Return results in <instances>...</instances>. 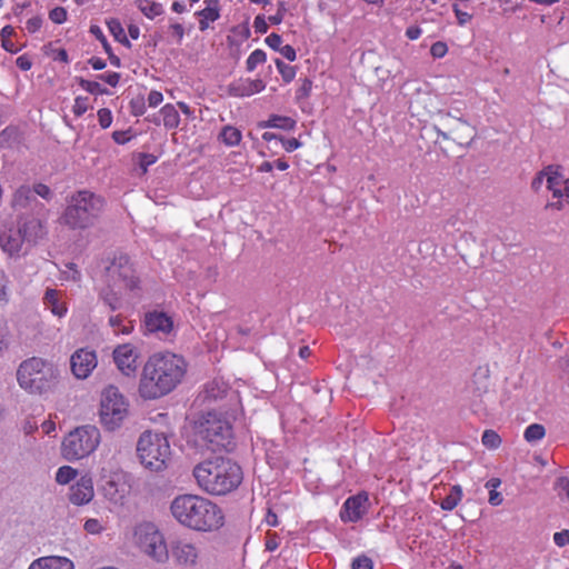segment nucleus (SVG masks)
I'll list each match as a JSON object with an SVG mask.
<instances>
[{
	"instance_id": "f3484780",
	"label": "nucleus",
	"mask_w": 569,
	"mask_h": 569,
	"mask_svg": "<svg viewBox=\"0 0 569 569\" xmlns=\"http://www.w3.org/2000/svg\"><path fill=\"white\" fill-rule=\"evenodd\" d=\"M94 498V487L92 477L83 473L70 486L68 499L73 506H84Z\"/></svg>"
},
{
	"instance_id": "79ce46f5",
	"label": "nucleus",
	"mask_w": 569,
	"mask_h": 569,
	"mask_svg": "<svg viewBox=\"0 0 569 569\" xmlns=\"http://www.w3.org/2000/svg\"><path fill=\"white\" fill-rule=\"evenodd\" d=\"M90 101L87 97H77L72 107V111L77 117L82 116L90 108Z\"/></svg>"
},
{
	"instance_id": "39448f33",
	"label": "nucleus",
	"mask_w": 569,
	"mask_h": 569,
	"mask_svg": "<svg viewBox=\"0 0 569 569\" xmlns=\"http://www.w3.org/2000/svg\"><path fill=\"white\" fill-rule=\"evenodd\" d=\"M44 234L43 226L37 218H21L14 223L0 228V248L9 256L26 253Z\"/></svg>"
},
{
	"instance_id": "3c124183",
	"label": "nucleus",
	"mask_w": 569,
	"mask_h": 569,
	"mask_svg": "<svg viewBox=\"0 0 569 569\" xmlns=\"http://www.w3.org/2000/svg\"><path fill=\"white\" fill-rule=\"evenodd\" d=\"M448 51V47L445 42L438 41L432 44L430 52L435 58H442Z\"/></svg>"
},
{
	"instance_id": "c03bdc74",
	"label": "nucleus",
	"mask_w": 569,
	"mask_h": 569,
	"mask_svg": "<svg viewBox=\"0 0 569 569\" xmlns=\"http://www.w3.org/2000/svg\"><path fill=\"white\" fill-rule=\"evenodd\" d=\"M553 542L559 548L569 546V529H563L561 531L555 532Z\"/></svg>"
},
{
	"instance_id": "473e14b6",
	"label": "nucleus",
	"mask_w": 569,
	"mask_h": 569,
	"mask_svg": "<svg viewBox=\"0 0 569 569\" xmlns=\"http://www.w3.org/2000/svg\"><path fill=\"white\" fill-rule=\"evenodd\" d=\"M34 194L32 188L29 186H21L13 196V204L19 207H27L31 200H33Z\"/></svg>"
},
{
	"instance_id": "4468645a",
	"label": "nucleus",
	"mask_w": 569,
	"mask_h": 569,
	"mask_svg": "<svg viewBox=\"0 0 569 569\" xmlns=\"http://www.w3.org/2000/svg\"><path fill=\"white\" fill-rule=\"evenodd\" d=\"M101 481L103 496L114 505H122L130 488L124 472L121 470L107 472L102 469Z\"/></svg>"
},
{
	"instance_id": "09e8293b",
	"label": "nucleus",
	"mask_w": 569,
	"mask_h": 569,
	"mask_svg": "<svg viewBox=\"0 0 569 569\" xmlns=\"http://www.w3.org/2000/svg\"><path fill=\"white\" fill-rule=\"evenodd\" d=\"M352 569H372V561L366 556L357 557L352 561Z\"/></svg>"
},
{
	"instance_id": "5701e85b",
	"label": "nucleus",
	"mask_w": 569,
	"mask_h": 569,
	"mask_svg": "<svg viewBox=\"0 0 569 569\" xmlns=\"http://www.w3.org/2000/svg\"><path fill=\"white\" fill-rule=\"evenodd\" d=\"M546 186L552 192L553 197L560 198L563 196L565 180L559 171L552 167L545 169Z\"/></svg>"
},
{
	"instance_id": "ea45409f",
	"label": "nucleus",
	"mask_w": 569,
	"mask_h": 569,
	"mask_svg": "<svg viewBox=\"0 0 569 569\" xmlns=\"http://www.w3.org/2000/svg\"><path fill=\"white\" fill-rule=\"evenodd\" d=\"M266 61V53L261 50H254L247 59V69L252 71L257 66Z\"/></svg>"
},
{
	"instance_id": "f8f14e48",
	"label": "nucleus",
	"mask_w": 569,
	"mask_h": 569,
	"mask_svg": "<svg viewBox=\"0 0 569 569\" xmlns=\"http://www.w3.org/2000/svg\"><path fill=\"white\" fill-rule=\"evenodd\" d=\"M129 416V401L114 386L106 387L100 396L99 419L108 431L119 429Z\"/></svg>"
},
{
	"instance_id": "9b49d317",
	"label": "nucleus",
	"mask_w": 569,
	"mask_h": 569,
	"mask_svg": "<svg viewBox=\"0 0 569 569\" xmlns=\"http://www.w3.org/2000/svg\"><path fill=\"white\" fill-rule=\"evenodd\" d=\"M101 441L100 430L92 425H84L71 430L61 443V453L68 461H76L90 456Z\"/></svg>"
},
{
	"instance_id": "4d7b16f0",
	"label": "nucleus",
	"mask_w": 569,
	"mask_h": 569,
	"mask_svg": "<svg viewBox=\"0 0 569 569\" xmlns=\"http://www.w3.org/2000/svg\"><path fill=\"white\" fill-rule=\"evenodd\" d=\"M66 280L78 281L80 280V272L74 268L73 264H68L67 270L63 271Z\"/></svg>"
},
{
	"instance_id": "ddd939ff",
	"label": "nucleus",
	"mask_w": 569,
	"mask_h": 569,
	"mask_svg": "<svg viewBox=\"0 0 569 569\" xmlns=\"http://www.w3.org/2000/svg\"><path fill=\"white\" fill-rule=\"evenodd\" d=\"M181 569H203L208 562L203 543L191 537H180L170 542L169 558Z\"/></svg>"
},
{
	"instance_id": "412c9836",
	"label": "nucleus",
	"mask_w": 569,
	"mask_h": 569,
	"mask_svg": "<svg viewBox=\"0 0 569 569\" xmlns=\"http://www.w3.org/2000/svg\"><path fill=\"white\" fill-rule=\"evenodd\" d=\"M74 562L64 556H43L34 559L28 569H74Z\"/></svg>"
},
{
	"instance_id": "0e129e2a",
	"label": "nucleus",
	"mask_w": 569,
	"mask_h": 569,
	"mask_svg": "<svg viewBox=\"0 0 569 569\" xmlns=\"http://www.w3.org/2000/svg\"><path fill=\"white\" fill-rule=\"evenodd\" d=\"M266 42L276 51H280L281 46L284 43L283 38H266Z\"/></svg>"
},
{
	"instance_id": "4be33fe9",
	"label": "nucleus",
	"mask_w": 569,
	"mask_h": 569,
	"mask_svg": "<svg viewBox=\"0 0 569 569\" xmlns=\"http://www.w3.org/2000/svg\"><path fill=\"white\" fill-rule=\"evenodd\" d=\"M42 301L44 308L50 310V312L58 318H63L68 312V307L62 300L61 292L56 289L48 288L44 291Z\"/></svg>"
},
{
	"instance_id": "72a5a7b5",
	"label": "nucleus",
	"mask_w": 569,
	"mask_h": 569,
	"mask_svg": "<svg viewBox=\"0 0 569 569\" xmlns=\"http://www.w3.org/2000/svg\"><path fill=\"white\" fill-rule=\"evenodd\" d=\"M83 530L89 535H101L107 530V521L97 518H89L83 523Z\"/></svg>"
},
{
	"instance_id": "dca6fc26",
	"label": "nucleus",
	"mask_w": 569,
	"mask_h": 569,
	"mask_svg": "<svg viewBox=\"0 0 569 569\" xmlns=\"http://www.w3.org/2000/svg\"><path fill=\"white\" fill-rule=\"evenodd\" d=\"M97 353L89 348L76 350L70 358L71 371L77 379H87L97 368Z\"/></svg>"
},
{
	"instance_id": "c85d7f7f",
	"label": "nucleus",
	"mask_w": 569,
	"mask_h": 569,
	"mask_svg": "<svg viewBox=\"0 0 569 569\" xmlns=\"http://www.w3.org/2000/svg\"><path fill=\"white\" fill-rule=\"evenodd\" d=\"M78 469L71 467V466H62L58 468L56 471V482L58 485L64 486L70 483L71 481H76L79 477Z\"/></svg>"
},
{
	"instance_id": "052dcab7",
	"label": "nucleus",
	"mask_w": 569,
	"mask_h": 569,
	"mask_svg": "<svg viewBox=\"0 0 569 569\" xmlns=\"http://www.w3.org/2000/svg\"><path fill=\"white\" fill-rule=\"evenodd\" d=\"M100 79L107 82L108 84L116 87L119 82L120 74L117 72H109L106 74H101Z\"/></svg>"
},
{
	"instance_id": "49530a36",
	"label": "nucleus",
	"mask_w": 569,
	"mask_h": 569,
	"mask_svg": "<svg viewBox=\"0 0 569 569\" xmlns=\"http://www.w3.org/2000/svg\"><path fill=\"white\" fill-rule=\"evenodd\" d=\"M49 17L53 22L62 23L67 19V11L62 7H57L50 11Z\"/></svg>"
},
{
	"instance_id": "f257e3e1",
	"label": "nucleus",
	"mask_w": 569,
	"mask_h": 569,
	"mask_svg": "<svg viewBox=\"0 0 569 569\" xmlns=\"http://www.w3.org/2000/svg\"><path fill=\"white\" fill-rule=\"evenodd\" d=\"M187 365L183 358L171 352H158L146 361L139 382L143 399H158L171 392L183 379Z\"/></svg>"
},
{
	"instance_id": "a878e982",
	"label": "nucleus",
	"mask_w": 569,
	"mask_h": 569,
	"mask_svg": "<svg viewBox=\"0 0 569 569\" xmlns=\"http://www.w3.org/2000/svg\"><path fill=\"white\" fill-rule=\"evenodd\" d=\"M218 139L227 147H236L240 143L242 133L238 128L228 124L221 129Z\"/></svg>"
},
{
	"instance_id": "a19ab883",
	"label": "nucleus",
	"mask_w": 569,
	"mask_h": 569,
	"mask_svg": "<svg viewBox=\"0 0 569 569\" xmlns=\"http://www.w3.org/2000/svg\"><path fill=\"white\" fill-rule=\"evenodd\" d=\"M9 279L7 274L0 270V305H6L9 301Z\"/></svg>"
},
{
	"instance_id": "338daca9",
	"label": "nucleus",
	"mask_w": 569,
	"mask_h": 569,
	"mask_svg": "<svg viewBox=\"0 0 569 569\" xmlns=\"http://www.w3.org/2000/svg\"><path fill=\"white\" fill-rule=\"evenodd\" d=\"M41 430L46 435H52L56 432V423L52 420H46L41 423Z\"/></svg>"
},
{
	"instance_id": "bf43d9fd",
	"label": "nucleus",
	"mask_w": 569,
	"mask_h": 569,
	"mask_svg": "<svg viewBox=\"0 0 569 569\" xmlns=\"http://www.w3.org/2000/svg\"><path fill=\"white\" fill-rule=\"evenodd\" d=\"M253 27H254V31L257 33H264V32H267L268 24L266 22L264 17L263 16H257L256 19H254Z\"/></svg>"
},
{
	"instance_id": "c756f323",
	"label": "nucleus",
	"mask_w": 569,
	"mask_h": 569,
	"mask_svg": "<svg viewBox=\"0 0 569 569\" xmlns=\"http://www.w3.org/2000/svg\"><path fill=\"white\" fill-rule=\"evenodd\" d=\"M109 326L113 329L114 335H130L133 330L131 321H126L121 316H111Z\"/></svg>"
},
{
	"instance_id": "2f4dec72",
	"label": "nucleus",
	"mask_w": 569,
	"mask_h": 569,
	"mask_svg": "<svg viewBox=\"0 0 569 569\" xmlns=\"http://www.w3.org/2000/svg\"><path fill=\"white\" fill-rule=\"evenodd\" d=\"M138 8L149 19H153L163 12V7L161 3H157L150 0H138Z\"/></svg>"
},
{
	"instance_id": "423d86ee",
	"label": "nucleus",
	"mask_w": 569,
	"mask_h": 569,
	"mask_svg": "<svg viewBox=\"0 0 569 569\" xmlns=\"http://www.w3.org/2000/svg\"><path fill=\"white\" fill-rule=\"evenodd\" d=\"M194 436L199 446L211 451L229 450L232 445V430L229 420L220 413L207 412L194 422Z\"/></svg>"
},
{
	"instance_id": "774afa93",
	"label": "nucleus",
	"mask_w": 569,
	"mask_h": 569,
	"mask_svg": "<svg viewBox=\"0 0 569 569\" xmlns=\"http://www.w3.org/2000/svg\"><path fill=\"white\" fill-rule=\"evenodd\" d=\"M112 138H113V140H114L117 143H119V144H123V143L128 142V141H129V139H130V137L128 136V133H127V132H124V131H114V132L112 133Z\"/></svg>"
},
{
	"instance_id": "cd10ccee",
	"label": "nucleus",
	"mask_w": 569,
	"mask_h": 569,
	"mask_svg": "<svg viewBox=\"0 0 569 569\" xmlns=\"http://www.w3.org/2000/svg\"><path fill=\"white\" fill-rule=\"evenodd\" d=\"M462 499V488L459 485H455L450 488L449 493L440 502V507L443 510H453Z\"/></svg>"
},
{
	"instance_id": "f03ea898",
	"label": "nucleus",
	"mask_w": 569,
	"mask_h": 569,
	"mask_svg": "<svg viewBox=\"0 0 569 569\" xmlns=\"http://www.w3.org/2000/svg\"><path fill=\"white\" fill-rule=\"evenodd\" d=\"M106 286L99 298L111 310L136 305L142 292L141 282L128 256L116 254L104 267Z\"/></svg>"
},
{
	"instance_id": "58836bf2",
	"label": "nucleus",
	"mask_w": 569,
	"mask_h": 569,
	"mask_svg": "<svg viewBox=\"0 0 569 569\" xmlns=\"http://www.w3.org/2000/svg\"><path fill=\"white\" fill-rule=\"evenodd\" d=\"M80 87L92 93V94H106L108 93L107 89L103 88L99 82L97 81H89V80H84V79H81L80 82H79Z\"/></svg>"
},
{
	"instance_id": "bb28decb",
	"label": "nucleus",
	"mask_w": 569,
	"mask_h": 569,
	"mask_svg": "<svg viewBox=\"0 0 569 569\" xmlns=\"http://www.w3.org/2000/svg\"><path fill=\"white\" fill-rule=\"evenodd\" d=\"M160 116L162 117V123L167 129L171 130L179 127L180 116L173 104H164L160 109Z\"/></svg>"
},
{
	"instance_id": "1a4fd4ad",
	"label": "nucleus",
	"mask_w": 569,
	"mask_h": 569,
	"mask_svg": "<svg viewBox=\"0 0 569 569\" xmlns=\"http://www.w3.org/2000/svg\"><path fill=\"white\" fill-rule=\"evenodd\" d=\"M103 206L101 197L87 190L78 191L70 198L61 220L73 229H86L93 224Z\"/></svg>"
},
{
	"instance_id": "37998d69",
	"label": "nucleus",
	"mask_w": 569,
	"mask_h": 569,
	"mask_svg": "<svg viewBox=\"0 0 569 569\" xmlns=\"http://www.w3.org/2000/svg\"><path fill=\"white\" fill-rule=\"evenodd\" d=\"M98 121L102 129H107L112 123V113L109 109L102 108L98 111Z\"/></svg>"
},
{
	"instance_id": "aec40b11",
	"label": "nucleus",
	"mask_w": 569,
	"mask_h": 569,
	"mask_svg": "<svg viewBox=\"0 0 569 569\" xmlns=\"http://www.w3.org/2000/svg\"><path fill=\"white\" fill-rule=\"evenodd\" d=\"M144 326L149 332L168 335L173 328V321L164 312L152 311L146 315Z\"/></svg>"
},
{
	"instance_id": "a211bd4d",
	"label": "nucleus",
	"mask_w": 569,
	"mask_h": 569,
	"mask_svg": "<svg viewBox=\"0 0 569 569\" xmlns=\"http://www.w3.org/2000/svg\"><path fill=\"white\" fill-rule=\"evenodd\" d=\"M369 497L366 492L349 497L340 511V518L343 522H357L369 510Z\"/></svg>"
},
{
	"instance_id": "f704fd0d",
	"label": "nucleus",
	"mask_w": 569,
	"mask_h": 569,
	"mask_svg": "<svg viewBox=\"0 0 569 569\" xmlns=\"http://www.w3.org/2000/svg\"><path fill=\"white\" fill-rule=\"evenodd\" d=\"M502 440L501 437L492 429L483 431L481 437V443L489 450H496L500 447Z\"/></svg>"
},
{
	"instance_id": "7c9ffc66",
	"label": "nucleus",
	"mask_w": 569,
	"mask_h": 569,
	"mask_svg": "<svg viewBox=\"0 0 569 569\" xmlns=\"http://www.w3.org/2000/svg\"><path fill=\"white\" fill-rule=\"evenodd\" d=\"M546 436V429L540 423L529 425L523 432V438L529 443H536L542 440Z\"/></svg>"
},
{
	"instance_id": "e2e57ef3",
	"label": "nucleus",
	"mask_w": 569,
	"mask_h": 569,
	"mask_svg": "<svg viewBox=\"0 0 569 569\" xmlns=\"http://www.w3.org/2000/svg\"><path fill=\"white\" fill-rule=\"evenodd\" d=\"M40 27H41V19H39V18L29 19L26 22V29L30 33L38 32Z\"/></svg>"
},
{
	"instance_id": "7ed1b4c3",
	"label": "nucleus",
	"mask_w": 569,
	"mask_h": 569,
	"mask_svg": "<svg viewBox=\"0 0 569 569\" xmlns=\"http://www.w3.org/2000/svg\"><path fill=\"white\" fill-rule=\"evenodd\" d=\"M169 510L180 526L196 532H213L224 525L222 509L199 495H178L170 502Z\"/></svg>"
},
{
	"instance_id": "9d476101",
	"label": "nucleus",
	"mask_w": 569,
	"mask_h": 569,
	"mask_svg": "<svg viewBox=\"0 0 569 569\" xmlns=\"http://www.w3.org/2000/svg\"><path fill=\"white\" fill-rule=\"evenodd\" d=\"M56 379L54 366L38 357H32L18 368L17 380L19 386L30 393H43L50 389Z\"/></svg>"
},
{
	"instance_id": "8fccbe9b",
	"label": "nucleus",
	"mask_w": 569,
	"mask_h": 569,
	"mask_svg": "<svg viewBox=\"0 0 569 569\" xmlns=\"http://www.w3.org/2000/svg\"><path fill=\"white\" fill-rule=\"evenodd\" d=\"M452 8L460 24H465L471 18L470 14L465 12L460 3L453 2Z\"/></svg>"
},
{
	"instance_id": "e433bc0d",
	"label": "nucleus",
	"mask_w": 569,
	"mask_h": 569,
	"mask_svg": "<svg viewBox=\"0 0 569 569\" xmlns=\"http://www.w3.org/2000/svg\"><path fill=\"white\" fill-rule=\"evenodd\" d=\"M274 63L277 66L278 71L280 72L281 77L286 82H290L296 77V69L295 67L284 63L283 61L276 59Z\"/></svg>"
},
{
	"instance_id": "5fc2aeb1",
	"label": "nucleus",
	"mask_w": 569,
	"mask_h": 569,
	"mask_svg": "<svg viewBox=\"0 0 569 569\" xmlns=\"http://www.w3.org/2000/svg\"><path fill=\"white\" fill-rule=\"evenodd\" d=\"M107 24L111 36H122L123 29L119 20L110 19L107 21Z\"/></svg>"
},
{
	"instance_id": "0eeeda50",
	"label": "nucleus",
	"mask_w": 569,
	"mask_h": 569,
	"mask_svg": "<svg viewBox=\"0 0 569 569\" xmlns=\"http://www.w3.org/2000/svg\"><path fill=\"white\" fill-rule=\"evenodd\" d=\"M137 456L142 467L150 472L164 471L171 460V447L162 432L144 431L137 442Z\"/></svg>"
},
{
	"instance_id": "c9c22d12",
	"label": "nucleus",
	"mask_w": 569,
	"mask_h": 569,
	"mask_svg": "<svg viewBox=\"0 0 569 569\" xmlns=\"http://www.w3.org/2000/svg\"><path fill=\"white\" fill-rule=\"evenodd\" d=\"M228 391V387L224 382L221 381H212L206 387V395L209 399H218L221 398Z\"/></svg>"
},
{
	"instance_id": "6ab92c4d",
	"label": "nucleus",
	"mask_w": 569,
	"mask_h": 569,
	"mask_svg": "<svg viewBox=\"0 0 569 569\" xmlns=\"http://www.w3.org/2000/svg\"><path fill=\"white\" fill-rule=\"evenodd\" d=\"M264 88L261 79L241 78L229 84L228 92L232 97L246 98L261 92Z\"/></svg>"
},
{
	"instance_id": "4c0bfd02",
	"label": "nucleus",
	"mask_w": 569,
	"mask_h": 569,
	"mask_svg": "<svg viewBox=\"0 0 569 569\" xmlns=\"http://www.w3.org/2000/svg\"><path fill=\"white\" fill-rule=\"evenodd\" d=\"M156 161H157V157L151 153L142 152V153H138L136 156V162L139 166V168L141 169L142 173H146L148 168L150 166H152L153 163H156Z\"/></svg>"
},
{
	"instance_id": "680f3d73",
	"label": "nucleus",
	"mask_w": 569,
	"mask_h": 569,
	"mask_svg": "<svg viewBox=\"0 0 569 569\" xmlns=\"http://www.w3.org/2000/svg\"><path fill=\"white\" fill-rule=\"evenodd\" d=\"M503 501V498H502V495L497 491V490H491L489 491V498H488V502L491 505V506H500Z\"/></svg>"
},
{
	"instance_id": "864d4df0",
	"label": "nucleus",
	"mask_w": 569,
	"mask_h": 569,
	"mask_svg": "<svg viewBox=\"0 0 569 569\" xmlns=\"http://www.w3.org/2000/svg\"><path fill=\"white\" fill-rule=\"evenodd\" d=\"M556 488L559 489V495H563L569 500V478H559Z\"/></svg>"
},
{
	"instance_id": "603ef678",
	"label": "nucleus",
	"mask_w": 569,
	"mask_h": 569,
	"mask_svg": "<svg viewBox=\"0 0 569 569\" xmlns=\"http://www.w3.org/2000/svg\"><path fill=\"white\" fill-rule=\"evenodd\" d=\"M147 100L149 107L156 108L163 101V96L160 91L152 90L149 92Z\"/></svg>"
},
{
	"instance_id": "6e6552de",
	"label": "nucleus",
	"mask_w": 569,
	"mask_h": 569,
	"mask_svg": "<svg viewBox=\"0 0 569 569\" xmlns=\"http://www.w3.org/2000/svg\"><path fill=\"white\" fill-rule=\"evenodd\" d=\"M131 545L140 553L157 563H166L169 560V548L161 529L151 521H141L132 527Z\"/></svg>"
},
{
	"instance_id": "69168bd1",
	"label": "nucleus",
	"mask_w": 569,
	"mask_h": 569,
	"mask_svg": "<svg viewBox=\"0 0 569 569\" xmlns=\"http://www.w3.org/2000/svg\"><path fill=\"white\" fill-rule=\"evenodd\" d=\"M16 63L23 71L29 70L32 66L30 59L26 56H20L19 58H17Z\"/></svg>"
},
{
	"instance_id": "20e7f679",
	"label": "nucleus",
	"mask_w": 569,
	"mask_h": 569,
	"mask_svg": "<svg viewBox=\"0 0 569 569\" xmlns=\"http://www.w3.org/2000/svg\"><path fill=\"white\" fill-rule=\"evenodd\" d=\"M193 476L200 489L211 496H224L242 481L240 466L223 457L201 461L193 468Z\"/></svg>"
},
{
	"instance_id": "a18cd8bd",
	"label": "nucleus",
	"mask_w": 569,
	"mask_h": 569,
	"mask_svg": "<svg viewBox=\"0 0 569 569\" xmlns=\"http://www.w3.org/2000/svg\"><path fill=\"white\" fill-rule=\"evenodd\" d=\"M33 194H37L46 200H50L51 197H52V191L51 189L47 186V184H43V183H37L33 188Z\"/></svg>"
},
{
	"instance_id": "6e6d98bb",
	"label": "nucleus",
	"mask_w": 569,
	"mask_h": 569,
	"mask_svg": "<svg viewBox=\"0 0 569 569\" xmlns=\"http://www.w3.org/2000/svg\"><path fill=\"white\" fill-rule=\"evenodd\" d=\"M0 40L2 48L9 52H18L21 48V46L14 43V38H0Z\"/></svg>"
},
{
	"instance_id": "b1692460",
	"label": "nucleus",
	"mask_w": 569,
	"mask_h": 569,
	"mask_svg": "<svg viewBox=\"0 0 569 569\" xmlns=\"http://www.w3.org/2000/svg\"><path fill=\"white\" fill-rule=\"evenodd\" d=\"M206 8L199 12L200 30L204 31L209 22H213L219 18V0H206Z\"/></svg>"
},
{
	"instance_id": "393cba45",
	"label": "nucleus",
	"mask_w": 569,
	"mask_h": 569,
	"mask_svg": "<svg viewBox=\"0 0 569 569\" xmlns=\"http://www.w3.org/2000/svg\"><path fill=\"white\" fill-rule=\"evenodd\" d=\"M259 127L260 128H277V129L290 131V130L295 129L296 120L290 117H286V116L272 114L269 117L268 120L260 122Z\"/></svg>"
},
{
	"instance_id": "13d9d810",
	"label": "nucleus",
	"mask_w": 569,
	"mask_h": 569,
	"mask_svg": "<svg viewBox=\"0 0 569 569\" xmlns=\"http://www.w3.org/2000/svg\"><path fill=\"white\" fill-rule=\"evenodd\" d=\"M279 52L289 61H293L296 59V50L290 44L283 43Z\"/></svg>"
},
{
	"instance_id": "de8ad7c7",
	"label": "nucleus",
	"mask_w": 569,
	"mask_h": 569,
	"mask_svg": "<svg viewBox=\"0 0 569 569\" xmlns=\"http://www.w3.org/2000/svg\"><path fill=\"white\" fill-rule=\"evenodd\" d=\"M279 141H281L282 147L287 152H292L302 146V143L296 138H279Z\"/></svg>"
},
{
	"instance_id": "2eb2a0df",
	"label": "nucleus",
	"mask_w": 569,
	"mask_h": 569,
	"mask_svg": "<svg viewBox=\"0 0 569 569\" xmlns=\"http://www.w3.org/2000/svg\"><path fill=\"white\" fill-rule=\"evenodd\" d=\"M113 361L124 376H133L138 369L139 349L132 343L119 345L112 352Z\"/></svg>"
}]
</instances>
